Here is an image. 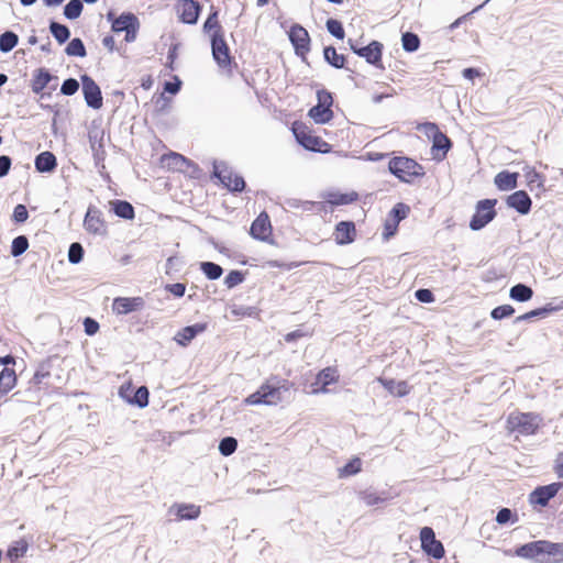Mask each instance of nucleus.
<instances>
[{"label": "nucleus", "instance_id": "7ed1b4c3", "mask_svg": "<svg viewBox=\"0 0 563 563\" xmlns=\"http://www.w3.org/2000/svg\"><path fill=\"white\" fill-rule=\"evenodd\" d=\"M542 423L540 415L534 412L510 413L507 419V429L521 435L537 433Z\"/></svg>", "mask_w": 563, "mask_h": 563}, {"label": "nucleus", "instance_id": "f8f14e48", "mask_svg": "<svg viewBox=\"0 0 563 563\" xmlns=\"http://www.w3.org/2000/svg\"><path fill=\"white\" fill-rule=\"evenodd\" d=\"M84 228L87 232L95 235L107 234V225L102 218V212L97 207H88L84 219Z\"/></svg>", "mask_w": 563, "mask_h": 563}, {"label": "nucleus", "instance_id": "680f3d73", "mask_svg": "<svg viewBox=\"0 0 563 563\" xmlns=\"http://www.w3.org/2000/svg\"><path fill=\"white\" fill-rule=\"evenodd\" d=\"M29 218V211L26 207L22 203H19L14 207L13 213H12V220L16 223H23Z\"/></svg>", "mask_w": 563, "mask_h": 563}, {"label": "nucleus", "instance_id": "774afa93", "mask_svg": "<svg viewBox=\"0 0 563 563\" xmlns=\"http://www.w3.org/2000/svg\"><path fill=\"white\" fill-rule=\"evenodd\" d=\"M361 498L367 506H374L384 500L382 497L377 496L375 493H369V492L361 493Z\"/></svg>", "mask_w": 563, "mask_h": 563}, {"label": "nucleus", "instance_id": "b1692460", "mask_svg": "<svg viewBox=\"0 0 563 563\" xmlns=\"http://www.w3.org/2000/svg\"><path fill=\"white\" fill-rule=\"evenodd\" d=\"M518 173L501 170L495 176L494 184L501 191L512 190L518 187Z\"/></svg>", "mask_w": 563, "mask_h": 563}, {"label": "nucleus", "instance_id": "49530a36", "mask_svg": "<svg viewBox=\"0 0 563 563\" xmlns=\"http://www.w3.org/2000/svg\"><path fill=\"white\" fill-rule=\"evenodd\" d=\"M29 249V239L25 235H18L11 243L10 253L13 257H19Z\"/></svg>", "mask_w": 563, "mask_h": 563}, {"label": "nucleus", "instance_id": "dca6fc26", "mask_svg": "<svg viewBox=\"0 0 563 563\" xmlns=\"http://www.w3.org/2000/svg\"><path fill=\"white\" fill-rule=\"evenodd\" d=\"M145 301L142 297H117L112 302V310L118 314H129L143 309Z\"/></svg>", "mask_w": 563, "mask_h": 563}, {"label": "nucleus", "instance_id": "bb28decb", "mask_svg": "<svg viewBox=\"0 0 563 563\" xmlns=\"http://www.w3.org/2000/svg\"><path fill=\"white\" fill-rule=\"evenodd\" d=\"M139 18L132 12H122L117 20H113V25H111V31L114 33L125 32L130 30L135 24H137Z\"/></svg>", "mask_w": 563, "mask_h": 563}, {"label": "nucleus", "instance_id": "72a5a7b5", "mask_svg": "<svg viewBox=\"0 0 563 563\" xmlns=\"http://www.w3.org/2000/svg\"><path fill=\"white\" fill-rule=\"evenodd\" d=\"M308 115L314 121V123L325 124L333 119L334 114L332 109L327 110V108L316 104L309 109Z\"/></svg>", "mask_w": 563, "mask_h": 563}, {"label": "nucleus", "instance_id": "c03bdc74", "mask_svg": "<svg viewBox=\"0 0 563 563\" xmlns=\"http://www.w3.org/2000/svg\"><path fill=\"white\" fill-rule=\"evenodd\" d=\"M401 45L405 52H417L420 47V37L413 32H405L401 35Z\"/></svg>", "mask_w": 563, "mask_h": 563}, {"label": "nucleus", "instance_id": "79ce46f5", "mask_svg": "<svg viewBox=\"0 0 563 563\" xmlns=\"http://www.w3.org/2000/svg\"><path fill=\"white\" fill-rule=\"evenodd\" d=\"M200 271L205 274V276L210 280L219 279L223 274V268L213 262H201L199 264Z\"/></svg>", "mask_w": 563, "mask_h": 563}, {"label": "nucleus", "instance_id": "a211bd4d", "mask_svg": "<svg viewBox=\"0 0 563 563\" xmlns=\"http://www.w3.org/2000/svg\"><path fill=\"white\" fill-rule=\"evenodd\" d=\"M252 238L258 241H267L272 234V224L268 214L263 211L252 222L250 228Z\"/></svg>", "mask_w": 563, "mask_h": 563}, {"label": "nucleus", "instance_id": "c9c22d12", "mask_svg": "<svg viewBox=\"0 0 563 563\" xmlns=\"http://www.w3.org/2000/svg\"><path fill=\"white\" fill-rule=\"evenodd\" d=\"M545 563H563V542L547 541Z\"/></svg>", "mask_w": 563, "mask_h": 563}, {"label": "nucleus", "instance_id": "338daca9", "mask_svg": "<svg viewBox=\"0 0 563 563\" xmlns=\"http://www.w3.org/2000/svg\"><path fill=\"white\" fill-rule=\"evenodd\" d=\"M84 328H85V333L87 335H93L99 330V323L95 319H92L90 317H86L84 320Z\"/></svg>", "mask_w": 563, "mask_h": 563}, {"label": "nucleus", "instance_id": "423d86ee", "mask_svg": "<svg viewBox=\"0 0 563 563\" xmlns=\"http://www.w3.org/2000/svg\"><path fill=\"white\" fill-rule=\"evenodd\" d=\"M291 131L299 145L311 152H323L322 146L328 144L318 135H312L309 128L299 121L292 123Z\"/></svg>", "mask_w": 563, "mask_h": 563}, {"label": "nucleus", "instance_id": "7c9ffc66", "mask_svg": "<svg viewBox=\"0 0 563 563\" xmlns=\"http://www.w3.org/2000/svg\"><path fill=\"white\" fill-rule=\"evenodd\" d=\"M173 508L179 520H195L200 515V507L194 504H175Z\"/></svg>", "mask_w": 563, "mask_h": 563}, {"label": "nucleus", "instance_id": "2eb2a0df", "mask_svg": "<svg viewBox=\"0 0 563 563\" xmlns=\"http://www.w3.org/2000/svg\"><path fill=\"white\" fill-rule=\"evenodd\" d=\"M562 487L563 483L561 482L539 486L530 494L529 500L533 505L545 507Z\"/></svg>", "mask_w": 563, "mask_h": 563}, {"label": "nucleus", "instance_id": "412c9836", "mask_svg": "<svg viewBox=\"0 0 563 563\" xmlns=\"http://www.w3.org/2000/svg\"><path fill=\"white\" fill-rule=\"evenodd\" d=\"M57 76L49 73L47 68L41 67L34 70L33 78L31 80L32 91L36 95L41 93L46 87L49 86L51 81H57Z\"/></svg>", "mask_w": 563, "mask_h": 563}, {"label": "nucleus", "instance_id": "c756f323", "mask_svg": "<svg viewBox=\"0 0 563 563\" xmlns=\"http://www.w3.org/2000/svg\"><path fill=\"white\" fill-rule=\"evenodd\" d=\"M324 60L336 69L345 68L346 57L343 54H339L335 47L329 45L323 48Z\"/></svg>", "mask_w": 563, "mask_h": 563}, {"label": "nucleus", "instance_id": "f3484780", "mask_svg": "<svg viewBox=\"0 0 563 563\" xmlns=\"http://www.w3.org/2000/svg\"><path fill=\"white\" fill-rule=\"evenodd\" d=\"M506 205L519 214L526 216L531 211L532 200L526 190H517L507 196Z\"/></svg>", "mask_w": 563, "mask_h": 563}, {"label": "nucleus", "instance_id": "a19ab883", "mask_svg": "<svg viewBox=\"0 0 563 563\" xmlns=\"http://www.w3.org/2000/svg\"><path fill=\"white\" fill-rule=\"evenodd\" d=\"M19 43V35L13 31H4L0 34V52L9 53L11 52Z\"/></svg>", "mask_w": 563, "mask_h": 563}, {"label": "nucleus", "instance_id": "4d7b16f0", "mask_svg": "<svg viewBox=\"0 0 563 563\" xmlns=\"http://www.w3.org/2000/svg\"><path fill=\"white\" fill-rule=\"evenodd\" d=\"M245 279V274L241 271H231L224 278V285L229 288V289H232L234 288L235 286L242 284Z\"/></svg>", "mask_w": 563, "mask_h": 563}, {"label": "nucleus", "instance_id": "09e8293b", "mask_svg": "<svg viewBox=\"0 0 563 563\" xmlns=\"http://www.w3.org/2000/svg\"><path fill=\"white\" fill-rule=\"evenodd\" d=\"M327 31L335 38L343 40L345 31L341 21L330 18L325 22Z\"/></svg>", "mask_w": 563, "mask_h": 563}, {"label": "nucleus", "instance_id": "0eeeda50", "mask_svg": "<svg viewBox=\"0 0 563 563\" xmlns=\"http://www.w3.org/2000/svg\"><path fill=\"white\" fill-rule=\"evenodd\" d=\"M211 53L217 65L222 69H230L234 58L231 55L230 47L224 40V33L210 34Z\"/></svg>", "mask_w": 563, "mask_h": 563}, {"label": "nucleus", "instance_id": "a878e982", "mask_svg": "<svg viewBox=\"0 0 563 563\" xmlns=\"http://www.w3.org/2000/svg\"><path fill=\"white\" fill-rule=\"evenodd\" d=\"M110 210L124 220H133L135 217L134 207L126 200L114 199L109 202Z\"/></svg>", "mask_w": 563, "mask_h": 563}, {"label": "nucleus", "instance_id": "5701e85b", "mask_svg": "<svg viewBox=\"0 0 563 563\" xmlns=\"http://www.w3.org/2000/svg\"><path fill=\"white\" fill-rule=\"evenodd\" d=\"M34 166L38 173H53L57 167L56 156L49 151H44L35 156Z\"/></svg>", "mask_w": 563, "mask_h": 563}, {"label": "nucleus", "instance_id": "052dcab7", "mask_svg": "<svg viewBox=\"0 0 563 563\" xmlns=\"http://www.w3.org/2000/svg\"><path fill=\"white\" fill-rule=\"evenodd\" d=\"M317 100L319 106H322L324 108L331 109L333 104V97L332 93L329 92L325 89H320L317 91Z\"/></svg>", "mask_w": 563, "mask_h": 563}, {"label": "nucleus", "instance_id": "58836bf2", "mask_svg": "<svg viewBox=\"0 0 563 563\" xmlns=\"http://www.w3.org/2000/svg\"><path fill=\"white\" fill-rule=\"evenodd\" d=\"M358 199V194L351 192H332L328 197V202L332 206H344L355 202Z\"/></svg>", "mask_w": 563, "mask_h": 563}, {"label": "nucleus", "instance_id": "69168bd1", "mask_svg": "<svg viewBox=\"0 0 563 563\" xmlns=\"http://www.w3.org/2000/svg\"><path fill=\"white\" fill-rule=\"evenodd\" d=\"M165 290L173 294L175 297L180 298L186 292V285L183 283L167 284L165 286Z\"/></svg>", "mask_w": 563, "mask_h": 563}, {"label": "nucleus", "instance_id": "c85d7f7f", "mask_svg": "<svg viewBox=\"0 0 563 563\" xmlns=\"http://www.w3.org/2000/svg\"><path fill=\"white\" fill-rule=\"evenodd\" d=\"M120 395L125 398L131 405H135L139 408H145L148 405L150 391L146 386L137 387L132 397L125 396L124 389L120 388Z\"/></svg>", "mask_w": 563, "mask_h": 563}, {"label": "nucleus", "instance_id": "a18cd8bd", "mask_svg": "<svg viewBox=\"0 0 563 563\" xmlns=\"http://www.w3.org/2000/svg\"><path fill=\"white\" fill-rule=\"evenodd\" d=\"M84 10V4L81 0H70L65 7H64V16L68 20H76L78 19Z\"/></svg>", "mask_w": 563, "mask_h": 563}, {"label": "nucleus", "instance_id": "473e14b6", "mask_svg": "<svg viewBox=\"0 0 563 563\" xmlns=\"http://www.w3.org/2000/svg\"><path fill=\"white\" fill-rule=\"evenodd\" d=\"M556 308L553 307L551 303H548L543 307H540V308H537V309H533L531 311H528L521 316H518L515 320H514V323L517 324V323H520L522 321H531L533 320L534 318H544L547 316H549L551 312L555 311Z\"/></svg>", "mask_w": 563, "mask_h": 563}, {"label": "nucleus", "instance_id": "e433bc0d", "mask_svg": "<svg viewBox=\"0 0 563 563\" xmlns=\"http://www.w3.org/2000/svg\"><path fill=\"white\" fill-rule=\"evenodd\" d=\"M49 32L58 44H64L70 38V30L66 24L56 21L49 22Z\"/></svg>", "mask_w": 563, "mask_h": 563}, {"label": "nucleus", "instance_id": "e2e57ef3", "mask_svg": "<svg viewBox=\"0 0 563 563\" xmlns=\"http://www.w3.org/2000/svg\"><path fill=\"white\" fill-rule=\"evenodd\" d=\"M48 367L49 366L47 363H42L38 366V368L36 369V372L34 373L31 382L34 383L35 385L41 384L44 378H46L51 375Z\"/></svg>", "mask_w": 563, "mask_h": 563}, {"label": "nucleus", "instance_id": "5fc2aeb1", "mask_svg": "<svg viewBox=\"0 0 563 563\" xmlns=\"http://www.w3.org/2000/svg\"><path fill=\"white\" fill-rule=\"evenodd\" d=\"M518 521V516L509 508H501L496 515V522L498 525L515 523Z\"/></svg>", "mask_w": 563, "mask_h": 563}, {"label": "nucleus", "instance_id": "ea45409f", "mask_svg": "<svg viewBox=\"0 0 563 563\" xmlns=\"http://www.w3.org/2000/svg\"><path fill=\"white\" fill-rule=\"evenodd\" d=\"M218 10H216L213 7L211 8V12L209 13L208 18L203 22L202 30L205 33L211 34V33H224L222 25L219 23L218 20Z\"/></svg>", "mask_w": 563, "mask_h": 563}, {"label": "nucleus", "instance_id": "6e6d98bb", "mask_svg": "<svg viewBox=\"0 0 563 563\" xmlns=\"http://www.w3.org/2000/svg\"><path fill=\"white\" fill-rule=\"evenodd\" d=\"M515 313V308L510 305L497 306L490 311V317L494 320H503L509 318Z\"/></svg>", "mask_w": 563, "mask_h": 563}, {"label": "nucleus", "instance_id": "4be33fe9", "mask_svg": "<svg viewBox=\"0 0 563 563\" xmlns=\"http://www.w3.org/2000/svg\"><path fill=\"white\" fill-rule=\"evenodd\" d=\"M207 328L208 324L205 322L187 325L177 332L175 341L181 346H187L197 335L203 333Z\"/></svg>", "mask_w": 563, "mask_h": 563}, {"label": "nucleus", "instance_id": "39448f33", "mask_svg": "<svg viewBox=\"0 0 563 563\" xmlns=\"http://www.w3.org/2000/svg\"><path fill=\"white\" fill-rule=\"evenodd\" d=\"M497 199H482L475 206V212L470 221V229L472 231H479L490 223L497 216L495 206Z\"/></svg>", "mask_w": 563, "mask_h": 563}, {"label": "nucleus", "instance_id": "f257e3e1", "mask_svg": "<svg viewBox=\"0 0 563 563\" xmlns=\"http://www.w3.org/2000/svg\"><path fill=\"white\" fill-rule=\"evenodd\" d=\"M292 384L286 379L272 377L263 384L255 393L247 396L244 400L246 405H267L273 406L285 401L290 396Z\"/></svg>", "mask_w": 563, "mask_h": 563}, {"label": "nucleus", "instance_id": "9b49d317", "mask_svg": "<svg viewBox=\"0 0 563 563\" xmlns=\"http://www.w3.org/2000/svg\"><path fill=\"white\" fill-rule=\"evenodd\" d=\"M547 541L536 540L525 543L516 549L515 554L534 563H545Z\"/></svg>", "mask_w": 563, "mask_h": 563}, {"label": "nucleus", "instance_id": "3c124183", "mask_svg": "<svg viewBox=\"0 0 563 563\" xmlns=\"http://www.w3.org/2000/svg\"><path fill=\"white\" fill-rule=\"evenodd\" d=\"M525 177L527 180V185L530 187V189H533V186L537 185L538 187H542V176L531 166L526 165L523 167Z\"/></svg>", "mask_w": 563, "mask_h": 563}, {"label": "nucleus", "instance_id": "aec40b11", "mask_svg": "<svg viewBox=\"0 0 563 563\" xmlns=\"http://www.w3.org/2000/svg\"><path fill=\"white\" fill-rule=\"evenodd\" d=\"M335 243L346 245L354 242L356 238V229L353 221H340L335 225Z\"/></svg>", "mask_w": 563, "mask_h": 563}, {"label": "nucleus", "instance_id": "37998d69", "mask_svg": "<svg viewBox=\"0 0 563 563\" xmlns=\"http://www.w3.org/2000/svg\"><path fill=\"white\" fill-rule=\"evenodd\" d=\"M65 53L68 56L85 57L87 55L86 46L81 38H71L65 47Z\"/></svg>", "mask_w": 563, "mask_h": 563}, {"label": "nucleus", "instance_id": "f03ea898", "mask_svg": "<svg viewBox=\"0 0 563 563\" xmlns=\"http://www.w3.org/2000/svg\"><path fill=\"white\" fill-rule=\"evenodd\" d=\"M389 172L402 183H411L412 178L424 176L422 165L412 158L398 156L388 163Z\"/></svg>", "mask_w": 563, "mask_h": 563}, {"label": "nucleus", "instance_id": "864d4df0", "mask_svg": "<svg viewBox=\"0 0 563 563\" xmlns=\"http://www.w3.org/2000/svg\"><path fill=\"white\" fill-rule=\"evenodd\" d=\"M84 247L79 242H74L68 249V261L71 264H79L84 258Z\"/></svg>", "mask_w": 563, "mask_h": 563}, {"label": "nucleus", "instance_id": "393cba45", "mask_svg": "<svg viewBox=\"0 0 563 563\" xmlns=\"http://www.w3.org/2000/svg\"><path fill=\"white\" fill-rule=\"evenodd\" d=\"M378 382L388 390L393 396L405 397L410 393L411 387L406 380H395L393 378L379 377Z\"/></svg>", "mask_w": 563, "mask_h": 563}, {"label": "nucleus", "instance_id": "13d9d810", "mask_svg": "<svg viewBox=\"0 0 563 563\" xmlns=\"http://www.w3.org/2000/svg\"><path fill=\"white\" fill-rule=\"evenodd\" d=\"M79 89V82L75 78H67L63 81L60 93L67 97L74 96Z\"/></svg>", "mask_w": 563, "mask_h": 563}, {"label": "nucleus", "instance_id": "20e7f679", "mask_svg": "<svg viewBox=\"0 0 563 563\" xmlns=\"http://www.w3.org/2000/svg\"><path fill=\"white\" fill-rule=\"evenodd\" d=\"M212 175L231 192L240 194L245 190L246 183L241 175L233 174L223 161H213Z\"/></svg>", "mask_w": 563, "mask_h": 563}, {"label": "nucleus", "instance_id": "4468645a", "mask_svg": "<svg viewBox=\"0 0 563 563\" xmlns=\"http://www.w3.org/2000/svg\"><path fill=\"white\" fill-rule=\"evenodd\" d=\"M383 48L384 45L380 42L373 40L369 44L354 49V54L364 58L368 64L384 69L382 64Z\"/></svg>", "mask_w": 563, "mask_h": 563}, {"label": "nucleus", "instance_id": "f704fd0d", "mask_svg": "<svg viewBox=\"0 0 563 563\" xmlns=\"http://www.w3.org/2000/svg\"><path fill=\"white\" fill-rule=\"evenodd\" d=\"M167 166L174 170L186 173L189 170V164H191V161L185 157L181 154L172 152L169 155L166 156Z\"/></svg>", "mask_w": 563, "mask_h": 563}, {"label": "nucleus", "instance_id": "6ab92c4d", "mask_svg": "<svg viewBox=\"0 0 563 563\" xmlns=\"http://www.w3.org/2000/svg\"><path fill=\"white\" fill-rule=\"evenodd\" d=\"M178 11L181 22L186 24H196L200 15L201 5L195 0H183Z\"/></svg>", "mask_w": 563, "mask_h": 563}, {"label": "nucleus", "instance_id": "8fccbe9b", "mask_svg": "<svg viewBox=\"0 0 563 563\" xmlns=\"http://www.w3.org/2000/svg\"><path fill=\"white\" fill-rule=\"evenodd\" d=\"M362 461L358 457L350 460L343 467L339 470L340 477H347L357 474L361 471Z\"/></svg>", "mask_w": 563, "mask_h": 563}, {"label": "nucleus", "instance_id": "2f4dec72", "mask_svg": "<svg viewBox=\"0 0 563 563\" xmlns=\"http://www.w3.org/2000/svg\"><path fill=\"white\" fill-rule=\"evenodd\" d=\"M532 288L522 283L514 285L509 290V297L518 302H527L532 298Z\"/></svg>", "mask_w": 563, "mask_h": 563}, {"label": "nucleus", "instance_id": "0e129e2a", "mask_svg": "<svg viewBox=\"0 0 563 563\" xmlns=\"http://www.w3.org/2000/svg\"><path fill=\"white\" fill-rule=\"evenodd\" d=\"M415 297L418 301L422 303H431L434 301V295L430 289L419 288L415 292Z\"/></svg>", "mask_w": 563, "mask_h": 563}, {"label": "nucleus", "instance_id": "6e6552de", "mask_svg": "<svg viewBox=\"0 0 563 563\" xmlns=\"http://www.w3.org/2000/svg\"><path fill=\"white\" fill-rule=\"evenodd\" d=\"M424 128L432 137L431 152L433 158L439 162L444 159L453 145L452 141L443 132H441L439 126L433 122H427Z\"/></svg>", "mask_w": 563, "mask_h": 563}, {"label": "nucleus", "instance_id": "ddd939ff", "mask_svg": "<svg viewBox=\"0 0 563 563\" xmlns=\"http://www.w3.org/2000/svg\"><path fill=\"white\" fill-rule=\"evenodd\" d=\"M289 41L298 56H305L310 51V36L300 24H294L289 30Z\"/></svg>", "mask_w": 563, "mask_h": 563}, {"label": "nucleus", "instance_id": "cd10ccee", "mask_svg": "<svg viewBox=\"0 0 563 563\" xmlns=\"http://www.w3.org/2000/svg\"><path fill=\"white\" fill-rule=\"evenodd\" d=\"M18 382L15 371L13 368L3 367L0 372V398L11 391Z\"/></svg>", "mask_w": 563, "mask_h": 563}, {"label": "nucleus", "instance_id": "de8ad7c7", "mask_svg": "<svg viewBox=\"0 0 563 563\" xmlns=\"http://www.w3.org/2000/svg\"><path fill=\"white\" fill-rule=\"evenodd\" d=\"M218 449L221 455L230 456L238 449V440L233 437H224L220 440Z\"/></svg>", "mask_w": 563, "mask_h": 563}, {"label": "nucleus", "instance_id": "bf43d9fd", "mask_svg": "<svg viewBox=\"0 0 563 563\" xmlns=\"http://www.w3.org/2000/svg\"><path fill=\"white\" fill-rule=\"evenodd\" d=\"M286 203L289 208L302 209L303 211H312L316 206V202L313 201L299 199H288Z\"/></svg>", "mask_w": 563, "mask_h": 563}, {"label": "nucleus", "instance_id": "1a4fd4ad", "mask_svg": "<svg viewBox=\"0 0 563 563\" xmlns=\"http://www.w3.org/2000/svg\"><path fill=\"white\" fill-rule=\"evenodd\" d=\"M420 542L422 551L435 560L444 556L445 550L441 541L435 538V533L431 527H423L420 530Z\"/></svg>", "mask_w": 563, "mask_h": 563}, {"label": "nucleus", "instance_id": "4c0bfd02", "mask_svg": "<svg viewBox=\"0 0 563 563\" xmlns=\"http://www.w3.org/2000/svg\"><path fill=\"white\" fill-rule=\"evenodd\" d=\"M410 207L404 202L396 203L389 211V219L393 220V230L397 231L400 221L407 218Z\"/></svg>", "mask_w": 563, "mask_h": 563}, {"label": "nucleus", "instance_id": "603ef678", "mask_svg": "<svg viewBox=\"0 0 563 563\" xmlns=\"http://www.w3.org/2000/svg\"><path fill=\"white\" fill-rule=\"evenodd\" d=\"M26 551L27 543L23 540H20L8 549L7 555L11 561H14L23 556L26 553Z\"/></svg>", "mask_w": 563, "mask_h": 563}, {"label": "nucleus", "instance_id": "9d476101", "mask_svg": "<svg viewBox=\"0 0 563 563\" xmlns=\"http://www.w3.org/2000/svg\"><path fill=\"white\" fill-rule=\"evenodd\" d=\"M82 85V95L86 104L95 110H98L103 104V98L100 87L89 75L84 74L80 76Z\"/></svg>", "mask_w": 563, "mask_h": 563}]
</instances>
